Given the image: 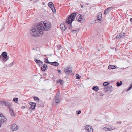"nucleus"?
<instances>
[{
	"instance_id": "36",
	"label": "nucleus",
	"mask_w": 132,
	"mask_h": 132,
	"mask_svg": "<svg viewBox=\"0 0 132 132\" xmlns=\"http://www.w3.org/2000/svg\"><path fill=\"white\" fill-rule=\"evenodd\" d=\"M99 95L100 96H103L104 94L102 93H100Z\"/></svg>"
},
{
	"instance_id": "19",
	"label": "nucleus",
	"mask_w": 132,
	"mask_h": 132,
	"mask_svg": "<svg viewBox=\"0 0 132 132\" xmlns=\"http://www.w3.org/2000/svg\"><path fill=\"white\" fill-rule=\"evenodd\" d=\"M92 89L93 90H94L96 91H98L99 89L98 87L97 86H93V87L92 88Z\"/></svg>"
},
{
	"instance_id": "16",
	"label": "nucleus",
	"mask_w": 132,
	"mask_h": 132,
	"mask_svg": "<svg viewBox=\"0 0 132 132\" xmlns=\"http://www.w3.org/2000/svg\"><path fill=\"white\" fill-rule=\"evenodd\" d=\"M60 28L62 31H64L66 29V28L65 25L63 24H61L60 26Z\"/></svg>"
},
{
	"instance_id": "24",
	"label": "nucleus",
	"mask_w": 132,
	"mask_h": 132,
	"mask_svg": "<svg viewBox=\"0 0 132 132\" xmlns=\"http://www.w3.org/2000/svg\"><path fill=\"white\" fill-rule=\"evenodd\" d=\"M122 84V81H120L119 82H117L116 83V86L117 87L120 86Z\"/></svg>"
},
{
	"instance_id": "20",
	"label": "nucleus",
	"mask_w": 132,
	"mask_h": 132,
	"mask_svg": "<svg viewBox=\"0 0 132 132\" xmlns=\"http://www.w3.org/2000/svg\"><path fill=\"white\" fill-rule=\"evenodd\" d=\"M103 129L106 131H110L109 126H106L103 128Z\"/></svg>"
},
{
	"instance_id": "6",
	"label": "nucleus",
	"mask_w": 132,
	"mask_h": 132,
	"mask_svg": "<svg viewBox=\"0 0 132 132\" xmlns=\"http://www.w3.org/2000/svg\"><path fill=\"white\" fill-rule=\"evenodd\" d=\"M7 121V119L3 116V115L2 114V115L0 116V124L5 123Z\"/></svg>"
},
{
	"instance_id": "9",
	"label": "nucleus",
	"mask_w": 132,
	"mask_h": 132,
	"mask_svg": "<svg viewBox=\"0 0 132 132\" xmlns=\"http://www.w3.org/2000/svg\"><path fill=\"white\" fill-rule=\"evenodd\" d=\"M115 7H109L105 9L104 12V14L105 15L110 12L111 10L112 9H114Z\"/></svg>"
},
{
	"instance_id": "26",
	"label": "nucleus",
	"mask_w": 132,
	"mask_h": 132,
	"mask_svg": "<svg viewBox=\"0 0 132 132\" xmlns=\"http://www.w3.org/2000/svg\"><path fill=\"white\" fill-rule=\"evenodd\" d=\"M34 98V99L35 100L39 102V100L38 98L37 97H35V96H34L33 97Z\"/></svg>"
},
{
	"instance_id": "8",
	"label": "nucleus",
	"mask_w": 132,
	"mask_h": 132,
	"mask_svg": "<svg viewBox=\"0 0 132 132\" xmlns=\"http://www.w3.org/2000/svg\"><path fill=\"white\" fill-rule=\"evenodd\" d=\"M85 129L87 131V132H93V129L92 126L89 125L86 126Z\"/></svg>"
},
{
	"instance_id": "41",
	"label": "nucleus",
	"mask_w": 132,
	"mask_h": 132,
	"mask_svg": "<svg viewBox=\"0 0 132 132\" xmlns=\"http://www.w3.org/2000/svg\"><path fill=\"white\" fill-rule=\"evenodd\" d=\"M25 108V106H22L21 107V108L22 109H24Z\"/></svg>"
},
{
	"instance_id": "21",
	"label": "nucleus",
	"mask_w": 132,
	"mask_h": 132,
	"mask_svg": "<svg viewBox=\"0 0 132 132\" xmlns=\"http://www.w3.org/2000/svg\"><path fill=\"white\" fill-rule=\"evenodd\" d=\"M57 83H60L61 85H63L64 83V81L60 79H59L57 81Z\"/></svg>"
},
{
	"instance_id": "7",
	"label": "nucleus",
	"mask_w": 132,
	"mask_h": 132,
	"mask_svg": "<svg viewBox=\"0 0 132 132\" xmlns=\"http://www.w3.org/2000/svg\"><path fill=\"white\" fill-rule=\"evenodd\" d=\"M49 6L51 8L52 12L55 13L56 11V10L52 2H50L48 3Z\"/></svg>"
},
{
	"instance_id": "45",
	"label": "nucleus",
	"mask_w": 132,
	"mask_h": 132,
	"mask_svg": "<svg viewBox=\"0 0 132 132\" xmlns=\"http://www.w3.org/2000/svg\"><path fill=\"white\" fill-rule=\"evenodd\" d=\"M2 115V114H0V116Z\"/></svg>"
},
{
	"instance_id": "42",
	"label": "nucleus",
	"mask_w": 132,
	"mask_h": 132,
	"mask_svg": "<svg viewBox=\"0 0 132 132\" xmlns=\"http://www.w3.org/2000/svg\"><path fill=\"white\" fill-rule=\"evenodd\" d=\"M121 122L120 121V122H118L117 123L118 124H121Z\"/></svg>"
},
{
	"instance_id": "39",
	"label": "nucleus",
	"mask_w": 132,
	"mask_h": 132,
	"mask_svg": "<svg viewBox=\"0 0 132 132\" xmlns=\"http://www.w3.org/2000/svg\"><path fill=\"white\" fill-rule=\"evenodd\" d=\"M53 62H49V63H48V64H49L52 65H53Z\"/></svg>"
},
{
	"instance_id": "13",
	"label": "nucleus",
	"mask_w": 132,
	"mask_h": 132,
	"mask_svg": "<svg viewBox=\"0 0 132 132\" xmlns=\"http://www.w3.org/2000/svg\"><path fill=\"white\" fill-rule=\"evenodd\" d=\"M124 35V33H120L119 35H117V36L116 37V38L120 39L121 38H124L125 37Z\"/></svg>"
},
{
	"instance_id": "31",
	"label": "nucleus",
	"mask_w": 132,
	"mask_h": 132,
	"mask_svg": "<svg viewBox=\"0 0 132 132\" xmlns=\"http://www.w3.org/2000/svg\"><path fill=\"white\" fill-rule=\"evenodd\" d=\"M109 128L110 129V131L114 129L115 128L113 126H112L111 127L109 126Z\"/></svg>"
},
{
	"instance_id": "34",
	"label": "nucleus",
	"mask_w": 132,
	"mask_h": 132,
	"mask_svg": "<svg viewBox=\"0 0 132 132\" xmlns=\"http://www.w3.org/2000/svg\"><path fill=\"white\" fill-rule=\"evenodd\" d=\"M81 113V110H77L76 112V113L78 114H80Z\"/></svg>"
},
{
	"instance_id": "5",
	"label": "nucleus",
	"mask_w": 132,
	"mask_h": 132,
	"mask_svg": "<svg viewBox=\"0 0 132 132\" xmlns=\"http://www.w3.org/2000/svg\"><path fill=\"white\" fill-rule=\"evenodd\" d=\"M64 71L67 75L71 74L72 72V70L70 66L69 65L66 68L64 69Z\"/></svg>"
},
{
	"instance_id": "38",
	"label": "nucleus",
	"mask_w": 132,
	"mask_h": 132,
	"mask_svg": "<svg viewBox=\"0 0 132 132\" xmlns=\"http://www.w3.org/2000/svg\"><path fill=\"white\" fill-rule=\"evenodd\" d=\"M13 65V62H12V63H11V64H10L9 65V66H12Z\"/></svg>"
},
{
	"instance_id": "10",
	"label": "nucleus",
	"mask_w": 132,
	"mask_h": 132,
	"mask_svg": "<svg viewBox=\"0 0 132 132\" xmlns=\"http://www.w3.org/2000/svg\"><path fill=\"white\" fill-rule=\"evenodd\" d=\"M34 61L39 67H41V66L43 65V62L40 60H37L36 58H35Z\"/></svg>"
},
{
	"instance_id": "47",
	"label": "nucleus",
	"mask_w": 132,
	"mask_h": 132,
	"mask_svg": "<svg viewBox=\"0 0 132 132\" xmlns=\"http://www.w3.org/2000/svg\"><path fill=\"white\" fill-rule=\"evenodd\" d=\"M1 124H0V127H1Z\"/></svg>"
},
{
	"instance_id": "12",
	"label": "nucleus",
	"mask_w": 132,
	"mask_h": 132,
	"mask_svg": "<svg viewBox=\"0 0 132 132\" xmlns=\"http://www.w3.org/2000/svg\"><path fill=\"white\" fill-rule=\"evenodd\" d=\"M76 19L78 21L81 22V20L82 19V16L81 15L79 14L77 16Z\"/></svg>"
},
{
	"instance_id": "33",
	"label": "nucleus",
	"mask_w": 132,
	"mask_h": 132,
	"mask_svg": "<svg viewBox=\"0 0 132 132\" xmlns=\"http://www.w3.org/2000/svg\"><path fill=\"white\" fill-rule=\"evenodd\" d=\"M132 88V83L130 84V86L127 89V91H128L130 90Z\"/></svg>"
},
{
	"instance_id": "43",
	"label": "nucleus",
	"mask_w": 132,
	"mask_h": 132,
	"mask_svg": "<svg viewBox=\"0 0 132 132\" xmlns=\"http://www.w3.org/2000/svg\"><path fill=\"white\" fill-rule=\"evenodd\" d=\"M130 21L131 22H132V18L130 19Z\"/></svg>"
},
{
	"instance_id": "25",
	"label": "nucleus",
	"mask_w": 132,
	"mask_h": 132,
	"mask_svg": "<svg viewBox=\"0 0 132 132\" xmlns=\"http://www.w3.org/2000/svg\"><path fill=\"white\" fill-rule=\"evenodd\" d=\"M110 83L108 82H105L103 83V85L104 86L109 85Z\"/></svg>"
},
{
	"instance_id": "3",
	"label": "nucleus",
	"mask_w": 132,
	"mask_h": 132,
	"mask_svg": "<svg viewBox=\"0 0 132 132\" xmlns=\"http://www.w3.org/2000/svg\"><path fill=\"white\" fill-rule=\"evenodd\" d=\"M0 104H1L2 105H3V104H4L5 106L9 107V108H10V107L12 105L11 102H7L6 101H0Z\"/></svg>"
},
{
	"instance_id": "46",
	"label": "nucleus",
	"mask_w": 132,
	"mask_h": 132,
	"mask_svg": "<svg viewBox=\"0 0 132 132\" xmlns=\"http://www.w3.org/2000/svg\"><path fill=\"white\" fill-rule=\"evenodd\" d=\"M33 50H35V49L34 48H33Z\"/></svg>"
},
{
	"instance_id": "23",
	"label": "nucleus",
	"mask_w": 132,
	"mask_h": 132,
	"mask_svg": "<svg viewBox=\"0 0 132 132\" xmlns=\"http://www.w3.org/2000/svg\"><path fill=\"white\" fill-rule=\"evenodd\" d=\"M41 70L43 71H44L46 70V69L47 68V67H46V66H43V65H42V66H41Z\"/></svg>"
},
{
	"instance_id": "37",
	"label": "nucleus",
	"mask_w": 132,
	"mask_h": 132,
	"mask_svg": "<svg viewBox=\"0 0 132 132\" xmlns=\"http://www.w3.org/2000/svg\"><path fill=\"white\" fill-rule=\"evenodd\" d=\"M59 73H60L61 74V70H58L57 71Z\"/></svg>"
},
{
	"instance_id": "30",
	"label": "nucleus",
	"mask_w": 132,
	"mask_h": 132,
	"mask_svg": "<svg viewBox=\"0 0 132 132\" xmlns=\"http://www.w3.org/2000/svg\"><path fill=\"white\" fill-rule=\"evenodd\" d=\"M112 88V87L111 86H109L106 87V89H107V90H109L111 89Z\"/></svg>"
},
{
	"instance_id": "4",
	"label": "nucleus",
	"mask_w": 132,
	"mask_h": 132,
	"mask_svg": "<svg viewBox=\"0 0 132 132\" xmlns=\"http://www.w3.org/2000/svg\"><path fill=\"white\" fill-rule=\"evenodd\" d=\"M1 55H2V57L0 56V58L3 59L5 62L8 60L9 57L7 56V53L6 52H3Z\"/></svg>"
},
{
	"instance_id": "27",
	"label": "nucleus",
	"mask_w": 132,
	"mask_h": 132,
	"mask_svg": "<svg viewBox=\"0 0 132 132\" xmlns=\"http://www.w3.org/2000/svg\"><path fill=\"white\" fill-rule=\"evenodd\" d=\"M59 65V63L58 62L55 61L53 62L52 65L54 66H57L58 65Z\"/></svg>"
},
{
	"instance_id": "14",
	"label": "nucleus",
	"mask_w": 132,
	"mask_h": 132,
	"mask_svg": "<svg viewBox=\"0 0 132 132\" xmlns=\"http://www.w3.org/2000/svg\"><path fill=\"white\" fill-rule=\"evenodd\" d=\"M29 104L31 105V108L32 109L34 110L35 109V108L36 106V104L35 103L32 102H30Z\"/></svg>"
},
{
	"instance_id": "11",
	"label": "nucleus",
	"mask_w": 132,
	"mask_h": 132,
	"mask_svg": "<svg viewBox=\"0 0 132 132\" xmlns=\"http://www.w3.org/2000/svg\"><path fill=\"white\" fill-rule=\"evenodd\" d=\"M18 126L15 124H13L11 127V129L13 131H16L18 129Z\"/></svg>"
},
{
	"instance_id": "18",
	"label": "nucleus",
	"mask_w": 132,
	"mask_h": 132,
	"mask_svg": "<svg viewBox=\"0 0 132 132\" xmlns=\"http://www.w3.org/2000/svg\"><path fill=\"white\" fill-rule=\"evenodd\" d=\"M9 110L10 114L12 116H15V113L14 112L12 108H9Z\"/></svg>"
},
{
	"instance_id": "40",
	"label": "nucleus",
	"mask_w": 132,
	"mask_h": 132,
	"mask_svg": "<svg viewBox=\"0 0 132 132\" xmlns=\"http://www.w3.org/2000/svg\"><path fill=\"white\" fill-rule=\"evenodd\" d=\"M43 65L47 67V65L45 63L44 64H43Z\"/></svg>"
},
{
	"instance_id": "2",
	"label": "nucleus",
	"mask_w": 132,
	"mask_h": 132,
	"mask_svg": "<svg viewBox=\"0 0 132 132\" xmlns=\"http://www.w3.org/2000/svg\"><path fill=\"white\" fill-rule=\"evenodd\" d=\"M76 15V13H73L69 16L68 17V18L66 19V23L67 24H70L69 26V29L72 28L71 23L74 20Z\"/></svg>"
},
{
	"instance_id": "22",
	"label": "nucleus",
	"mask_w": 132,
	"mask_h": 132,
	"mask_svg": "<svg viewBox=\"0 0 132 132\" xmlns=\"http://www.w3.org/2000/svg\"><path fill=\"white\" fill-rule=\"evenodd\" d=\"M116 68V67L114 65H109L108 67V68L109 69H114Z\"/></svg>"
},
{
	"instance_id": "48",
	"label": "nucleus",
	"mask_w": 132,
	"mask_h": 132,
	"mask_svg": "<svg viewBox=\"0 0 132 132\" xmlns=\"http://www.w3.org/2000/svg\"><path fill=\"white\" fill-rule=\"evenodd\" d=\"M30 1H32V0H30Z\"/></svg>"
},
{
	"instance_id": "29",
	"label": "nucleus",
	"mask_w": 132,
	"mask_h": 132,
	"mask_svg": "<svg viewBox=\"0 0 132 132\" xmlns=\"http://www.w3.org/2000/svg\"><path fill=\"white\" fill-rule=\"evenodd\" d=\"M13 101L16 103H17V102L18 101V98H15L13 99Z\"/></svg>"
},
{
	"instance_id": "35",
	"label": "nucleus",
	"mask_w": 132,
	"mask_h": 132,
	"mask_svg": "<svg viewBox=\"0 0 132 132\" xmlns=\"http://www.w3.org/2000/svg\"><path fill=\"white\" fill-rule=\"evenodd\" d=\"M71 32H75V33L76 32H77V31L76 30H72L71 31Z\"/></svg>"
},
{
	"instance_id": "28",
	"label": "nucleus",
	"mask_w": 132,
	"mask_h": 132,
	"mask_svg": "<svg viewBox=\"0 0 132 132\" xmlns=\"http://www.w3.org/2000/svg\"><path fill=\"white\" fill-rule=\"evenodd\" d=\"M44 62L46 63H49V61L48 59L46 58H44Z\"/></svg>"
},
{
	"instance_id": "17",
	"label": "nucleus",
	"mask_w": 132,
	"mask_h": 132,
	"mask_svg": "<svg viewBox=\"0 0 132 132\" xmlns=\"http://www.w3.org/2000/svg\"><path fill=\"white\" fill-rule=\"evenodd\" d=\"M97 17L98 20L99 21H101L102 19V14L101 12L99 13L97 15Z\"/></svg>"
},
{
	"instance_id": "32",
	"label": "nucleus",
	"mask_w": 132,
	"mask_h": 132,
	"mask_svg": "<svg viewBox=\"0 0 132 132\" xmlns=\"http://www.w3.org/2000/svg\"><path fill=\"white\" fill-rule=\"evenodd\" d=\"M76 79H79L81 77L79 76V75L78 74H77L76 75Z\"/></svg>"
},
{
	"instance_id": "44",
	"label": "nucleus",
	"mask_w": 132,
	"mask_h": 132,
	"mask_svg": "<svg viewBox=\"0 0 132 132\" xmlns=\"http://www.w3.org/2000/svg\"><path fill=\"white\" fill-rule=\"evenodd\" d=\"M81 7L82 8L83 7V5H81Z\"/></svg>"
},
{
	"instance_id": "15",
	"label": "nucleus",
	"mask_w": 132,
	"mask_h": 132,
	"mask_svg": "<svg viewBox=\"0 0 132 132\" xmlns=\"http://www.w3.org/2000/svg\"><path fill=\"white\" fill-rule=\"evenodd\" d=\"M55 102L56 103H58L60 102V97H59V95H58V93H57L56 94V96L55 97Z\"/></svg>"
},
{
	"instance_id": "1",
	"label": "nucleus",
	"mask_w": 132,
	"mask_h": 132,
	"mask_svg": "<svg viewBox=\"0 0 132 132\" xmlns=\"http://www.w3.org/2000/svg\"><path fill=\"white\" fill-rule=\"evenodd\" d=\"M42 23L40 22L37 24L36 26H33L31 29V34L33 36L36 37L40 36L43 34L42 31H48L51 28V24L50 23L44 22V26H43Z\"/></svg>"
}]
</instances>
